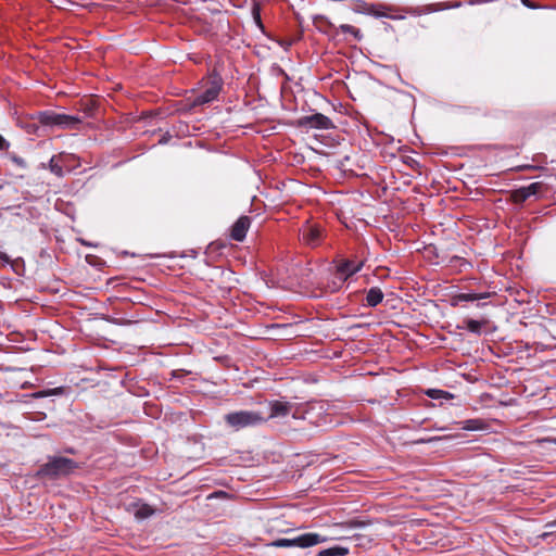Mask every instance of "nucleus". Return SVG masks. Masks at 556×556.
I'll use <instances>...</instances> for the list:
<instances>
[{
    "label": "nucleus",
    "instance_id": "27",
    "mask_svg": "<svg viewBox=\"0 0 556 556\" xmlns=\"http://www.w3.org/2000/svg\"><path fill=\"white\" fill-rule=\"evenodd\" d=\"M522 3L528 8H533L529 0H522Z\"/></svg>",
    "mask_w": 556,
    "mask_h": 556
},
{
    "label": "nucleus",
    "instance_id": "21",
    "mask_svg": "<svg viewBox=\"0 0 556 556\" xmlns=\"http://www.w3.org/2000/svg\"><path fill=\"white\" fill-rule=\"evenodd\" d=\"M477 422V420H467L465 421V425L463 427V429H466V430H476L478 427L475 425Z\"/></svg>",
    "mask_w": 556,
    "mask_h": 556
},
{
    "label": "nucleus",
    "instance_id": "28",
    "mask_svg": "<svg viewBox=\"0 0 556 556\" xmlns=\"http://www.w3.org/2000/svg\"><path fill=\"white\" fill-rule=\"evenodd\" d=\"M2 189V185H0V190Z\"/></svg>",
    "mask_w": 556,
    "mask_h": 556
},
{
    "label": "nucleus",
    "instance_id": "24",
    "mask_svg": "<svg viewBox=\"0 0 556 556\" xmlns=\"http://www.w3.org/2000/svg\"><path fill=\"white\" fill-rule=\"evenodd\" d=\"M9 146V142L0 135V150H7Z\"/></svg>",
    "mask_w": 556,
    "mask_h": 556
},
{
    "label": "nucleus",
    "instance_id": "4",
    "mask_svg": "<svg viewBox=\"0 0 556 556\" xmlns=\"http://www.w3.org/2000/svg\"><path fill=\"white\" fill-rule=\"evenodd\" d=\"M38 121L45 126H56L64 129H76L80 118L73 115L45 111L38 114Z\"/></svg>",
    "mask_w": 556,
    "mask_h": 556
},
{
    "label": "nucleus",
    "instance_id": "22",
    "mask_svg": "<svg viewBox=\"0 0 556 556\" xmlns=\"http://www.w3.org/2000/svg\"><path fill=\"white\" fill-rule=\"evenodd\" d=\"M366 526V523L364 521H352L350 522L349 527L351 529H354V528H364Z\"/></svg>",
    "mask_w": 556,
    "mask_h": 556
},
{
    "label": "nucleus",
    "instance_id": "14",
    "mask_svg": "<svg viewBox=\"0 0 556 556\" xmlns=\"http://www.w3.org/2000/svg\"><path fill=\"white\" fill-rule=\"evenodd\" d=\"M48 167H49L50 172L53 173L55 176L63 177V175H64L63 166H62V164H60L58 156L53 155L50 159Z\"/></svg>",
    "mask_w": 556,
    "mask_h": 556
},
{
    "label": "nucleus",
    "instance_id": "3",
    "mask_svg": "<svg viewBox=\"0 0 556 556\" xmlns=\"http://www.w3.org/2000/svg\"><path fill=\"white\" fill-rule=\"evenodd\" d=\"M223 81L218 75H212L203 85V91L197 94L190 102L191 106L205 105L217 99L222 90Z\"/></svg>",
    "mask_w": 556,
    "mask_h": 556
},
{
    "label": "nucleus",
    "instance_id": "18",
    "mask_svg": "<svg viewBox=\"0 0 556 556\" xmlns=\"http://www.w3.org/2000/svg\"><path fill=\"white\" fill-rule=\"evenodd\" d=\"M542 186L543 185L541 182H532L529 186H526L525 188L527 190L529 198L532 195H536L541 191Z\"/></svg>",
    "mask_w": 556,
    "mask_h": 556
},
{
    "label": "nucleus",
    "instance_id": "7",
    "mask_svg": "<svg viewBox=\"0 0 556 556\" xmlns=\"http://www.w3.org/2000/svg\"><path fill=\"white\" fill-rule=\"evenodd\" d=\"M300 125L303 127L316 129H329L332 127V122L329 117L321 113H316L309 116H304L300 119Z\"/></svg>",
    "mask_w": 556,
    "mask_h": 556
},
{
    "label": "nucleus",
    "instance_id": "26",
    "mask_svg": "<svg viewBox=\"0 0 556 556\" xmlns=\"http://www.w3.org/2000/svg\"><path fill=\"white\" fill-rule=\"evenodd\" d=\"M0 261L4 263H9V256L2 252H0Z\"/></svg>",
    "mask_w": 556,
    "mask_h": 556
},
{
    "label": "nucleus",
    "instance_id": "2",
    "mask_svg": "<svg viewBox=\"0 0 556 556\" xmlns=\"http://www.w3.org/2000/svg\"><path fill=\"white\" fill-rule=\"evenodd\" d=\"M225 420L235 430H240L247 427L260 426L266 421V418L258 412L239 410L227 414Z\"/></svg>",
    "mask_w": 556,
    "mask_h": 556
},
{
    "label": "nucleus",
    "instance_id": "8",
    "mask_svg": "<svg viewBox=\"0 0 556 556\" xmlns=\"http://www.w3.org/2000/svg\"><path fill=\"white\" fill-rule=\"evenodd\" d=\"M270 414L268 418H281L290 414L295 418L294 405L290 402L273 401L269 403Z\"/></svg>",
    "mask_w": 556,
    "mask_h": 556
},
{
    "label": "nucleus",
    "instance_id": "19",
    "mask_svg": "<svg viewBox=\"0 0 556 556\" xmlns=\"http://www.w3.org/2000/svg\"><path fill=\"white\" fill-rule=\"evenodd\" d=\"M9 159L18 167L25 169L27 167V163L25 160L21 156H17L15 154H10Z\"/></svg>",
    "mask_w": 556,
    "mask_h": 556
},
{
    "label": "nucleus",
    "instance_id": "12",
    "mask_svg": "<svg viewBox=\"0 0 556 556\" xmlns=\"http://www.w3.org/2000/svg\"><path fill=\"white\" fill-rule=\"evenodd\" d=\"M382 300H383V293L379 288L374 287L368 290L367 295H366V302H367L368 306L375 307L379 303H381Z\"/></svg>",
    "mask_w": 556,
    "mask_h": 556
},
{
    "label": "nucleus",
    "instance_id": "23",
    "mask_svg": "<svg viewBox=\"0 0 556 556\" xmlns=\"http://www.w3.org/2000/svg\"><path fill=\"white\" fill-rule=\"evenodd\" d=\"M341 29L343 33H356L357 30L351 25H342Z\"/></svg>",
    "mask_w": 556,
    "mask_h": 556
},
{
    "label": "nucleus",
    "instance_id": "1",
    "mask_svg": "<svg viewBox=\"0 0 556 556\" xmlns=\"http://www.w3.org/2000/svg\"><path fill=\"white\" fill-rule=\"evenodd\" d=\"M77 468V463L67 457H50L40 468L39 475L51 479L64 477Z\"/></svg>",
    "mask_w": 556,
    "mask_h": 556
},
{
    "label": "nucleus",
    "instance_id": "13",
    "mask_svg": "<svg viewBox=\"0 0 556 556\" xmlns=\"http://www.w3.org/2000/svg\"><path fill=\"white\" fill-rule=\"evenodd\" d=\"M349 549L343 546H333L326 549H323L318 553V556H345L348 555Z\"/></svg>",
    "mask_w": 556,
    "mask_h": 556
},
{
    "label": "nucleus",
    "instance_id": "15",
    "mask_svg": "<svg viewBox=\"0 0 556 556\" xmlns=\"http://www.w3.org/2000/svg\"><path fill=\"white\" fill-rule=\"evenodd\" d=\"M465 328L472 332L479 334L481 332L482 323L475 319H466L465 321Z\"/></svg>",
    "mask_w": 556,
    "mask_h": 556
},
{
    "label": "nucleus",
    "instance_id": "5",
    "mask_svg": "<svg viewBox=\"0 0 556 556\" xmlns=\"http://www.w3.org/2000/svg\"><path fill=\"white\" fill-rule=\"evenodd\" d=\"M327 538L318 533H304L293 539H278L273 542L276 547L306 548L326 542Z\"/></svg>",
    "mask_w": 556,
    "mask_h": 556
},
{
    "label": "nucleus",
    "instance_id": "6",
    "mask_svg": "<svg viewBox=\"0 0 556 556\" xmlns=\"http://www.w3.org/2000/svg\"><path fill=\"white\" fill-rule=\"evenodd\" d=\"M323 228L316 224H306L301 230V241L311 248L320 244L323 239Z\"/></svg>",
    "mask_w": 556,
    "mask_h": 556
},
{
    "label": "nucleus",
    "instance_id": "11",
    "mask_svg": "<svg viewBox=\"0 0 556 556\" xmlns=\"http://www.w3.org/2000/svg\"><path fill=\"white\" fill-rule=\"evenodd\" d=\"M134 516L138 520H143L151 517L154 514V509L144 503H135L131 505Z\"/></svg>",
    "mask_w": 556,
    "mask_h": 556
},
{
    "label": "nucleus",
    "instance_id": "17",
    "mask_svg": "<svg viewBox=\"0 0 556 556\" xmlns=\"http://www.w3.org/2000/svg\"><path fill=\"white\" fill-rule=\"evenodd\" d=\"M486 294H478V293H462L457 296L458 301L472 302L476 300L484 299Z\"/></svg>",
    "mask_w": 556,
    "mask_h": 556
},
{
    "label": "nucleus",
    "instance_id": "9",
    "mask_svg": "<svg viewBox=\"0 0 556 556\" xmlns=\"http://www.w3.org/2000/svg\"><path fill=\"white\" fill-rule=\"evenodd\" d=\"M363 267V262L354 263L352 261H343L337 267V277L341 281H345L349 277L359 271Z\"/></svg>",
    "mask_w": 556,
    "mask_h": 556
},
{
    "label": "nucleus",
    "instance_id": "25",
    "mask_svg": "<svg viewBox=\"0 0 556 556\" xmlns=\"http://www.w3.org/2000/svg\"><path fill=\"white\" fill-rule=\"evenodd\" d=\"M54 393H58V390H52V391H49V392H38L35 396L36 397H42V396H46V395H49V394H54Z\"/></svg>",
    "mask_w": 556,
    "mask_h": 556
},
{
    "label": "nucleus",
    "instance_id": "20",
    "mask_svg": "<svg viewBox=\"0 0 556 556\" xmlns=\"http://www.w3.org/2000/svg\"><path fill=\"white\" fill-rule=\"evenodd\" d=\"M442 394L447 395V393H445V392H443L441 390H429L428 391V395L431 396V397H434V399L440 397ZM448 396H451V395L448 394Z\"/></svg>",
    "mask_w": 556,
    "mask_h": 556
},
{
    "label": "nucleus",
    "instance_id": "10",
    "mask_svg": "<svg viewBox=\"0 0 556 556\" xmlns=\"http://www.w3.org/2000/svg\"><path fill=\"white\" fill-rule=\"evenodd\" d=\"M250 225H251L250 217H248V216L239 217L238 220L231 227L230 237L236 241H242L247 236V231L249 230Z\"/></svg>",
    "mask_w": 556,
    "mask_h": 556
},
{
    "label": "nucleus",
    "instance_id": "16",
    "mask_svg": "<svg viewBox=\"0 0 556 556\" xmlns=\"http://www.w3.org/2000/svg\"><path fill=\"white\" fill-rule=\"evenodd\" d=\"M511 197L516 203H521V202H525L527 199H529V195H528L525 187H521V188L515 190L513 192Z\"/></svg>",
    "mask_w": 556,
    "mask_h": 556
}]
</instances>
